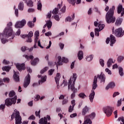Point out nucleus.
Returning <instances> with one entry per match:
<instances>
[{
    "mask_svg": "<svg viewBox=\"0 0 124 124\" xmlns=\"http://www.w3.org/2000/svg\"><path fill=\"white\" fill-rule=\"evenodd\" d=\"M5 108V105H3V104L0 105V110H2V111H3Z\"/></svg>",
    "mask_w": 124,
    "mask_h": 124,
    "instance_id": "obj_53",
    "label": "nucleus"
},
{
    "mask_svg": "<svg viewBox=\"0 0 124 124\" xmlns=\"http://www.w3.org/2000/svg\"><path fill=\"white\" fill-rule=\"evenodd\" d=\"M54 71H55V69H51L49 70L48 72V75H49V76L53 75V73H54Z\"/></svg>",
    "mask_w": 124,
    "mask_h": 124,
    "instance_id": "obj_41",
    "label": "nucleus"
},
{
    "mask_svg": "<svg viewBox=\"0 0 124 124\" xmlns=\"http://www.w3.org/2000/svg\"><path fill=\"white\" fill-rule=\"evenodd\" d=\"M12 22H9L3 31V34L0 33V38H1V42L2 44H5L6 42H8V40H11L15 37L14 33H13V30L12 29Z\"/></svg>",
    "mask_w": 124,
    "mask_h": 124,
    "instance_id": "obj_1",
    "label": "nucleus"
},
{
    "mask_svg": "<svg viewBox=\"0 0 124 124\" xmlns=\"http://www.w3.org/2000/svg\"><path fill=\"white\" fill-rule=\"evenodd\" d=\"M27 24V21L25 19H22L20 21H17L15 25V28L16 29H19L23 28Z\"/></svg>",
    "mask_w": 124,
    "mask_h": 124,
    "instance_id": "obj_9",
    "label": "nucleus"
},
{
    "mask_svg": "<svg viewBox=\"0 0 124 124\" xmlns=\"http://www.w3.org/2000/svg\"><path fill=\"white\" fill-rule=\"evenodd\" d=\"M15 15L16 17H18L19 16V11L18 10V9H15Z\"/></svg>",
    "mask_w": 124,
    "mask_h": 124,
    "instance_id": "obj_52",
    "label": "nucleus"
},
{
    "mask_svg": "<svg viewBox=\"0 0 124 124\" xmlns=\"http://www.w3.org/2000/svg\"><path fill=\"white\" fill-rule=\"evenodd\" d=\"M62 6V1L61 2V4H59L57 6V8H55L52 11L53 14H58L59 13V8H61Z\"/></svg>",
    "mask_w": 124,
    "mask_h": 124,
    "instance_id": "obj_17",
    "label": "nucleus"
},
{
    "mask_svg": "<svg viewBox=\"0 0 124 124\" xmlns=\"http://www.w3.org/2000/svg\"><path fill=\"white\" fill-rule=\"evenodd\" d=\"M76 79H77V74L76 73H74L73 75V77H71L68 82V90L71 89L73 93L71 94V99H73L75 96H76V93H78V90L77 89L75 88V81H76Z\"/></svg>",
    "mask_w": 124,
    "mask_h": 124,
    "instance_id": "obj_3",
    "label": "nucleus"
},
{
    "mask_svg": "<svg viewBox=\"0 0 124 124\" xmlns=\"http://www.w3.org/2000/svg\"><path fill=\"white\" fill-rule=\"evenodd\" d=\"M16 66L18 70H19V71H22V70H25L26 69L24 63H22L21 64H19V63H17L16 64Z\"/></svg>",
    "mask_w": 124,
    "mask_h": 124,
    "instance_id": "obj_13",
    "label": "nucleus"
},
{
    "mask_svg": "<svg viewBox=\"0 0 124 124\" xmlns=\"http://www.w3.org/2000/svg\"><path fill=\"white\" fill-rule=\"evenodd\" d=\"M53 18L56 21H60V16L58 15H56L54 16Z\"/></svg>",
    "mask_w": 124,
    "mask_h": 124,
    "instance_id": "obj_42",
    "label": "nucleus"
},
{
    "mask_svg": "<svg viewBox=\"0 0 124 124\" xmlns=\"http://www.w3.org/2000/svg\"><path fill=\"white\" fill-rule=\"evenodd\" d=\"M78 96L79 97H80V98H82V99H85V98L87 96V95L86 94H85V93H80L79 94H78Z\"/></svg>",
    "mask_w": 124,
    "mask_h": 124,
    "instance_id": "obj_34",
    "label": "nucleus"
},
{
    "mask_svg": "<svg viewBox=\"0 0 124 124\" xmlns=\"http://www.w3.org/2000/svg\"><path fill=\"white\" fill-rule=\"evenodd\" d=\"M67 1L69 3H71V4H72L73 5H74L76 2V0H67Z\"/></svg>",
    "mask_w": 124,
    "mask_h": 124,
    "instance_id": "obj_43",
    "label": "nucleus"
},
{
    "mask_svg": "<svg viewBox=\"0 0 124 124\" xmlns=\"http://www.w3.org/2000/svg\"><path fill=\"white\" fill-rule=\"evenodd\" d=\"M35 115L36 117H38V118L40 119V109L38 111V112L37 111H35Z\"/></svg>",
    "mask_w": 124,
    "mask_h": 124,
    "instance_id": "obj_46",
    "label": "nucleus"
},
{
    "mask_svg": "<svg viewBox=\"0 0 124 124\" xmlns=\"http://www.w3.org/2000/svg\"><path fill=\"white\" fill-rule=\"evenodd\" d=\"M71 105L72 106H70L69 108V109H68V111L70 113H71V112H72V111H73L74 109V107L75 106L76 104H75V100H73L71 101Z\"/></svg>",
    "mask_w": 124,
    "mask_h": 124,
    "instance_id": "obj_16",
    "label": "nucleus"
},
{
    "mask_svg": "<svg viewBox=\"0 0 124 124\" xmlns=\"http://www.w3.org/2000/svg\"><path fill=\"white\" fill-rule=\"evenodd\" d=\"M37 5L38 10L41 11V9H42V4L41 3V1L40 0L38 1Z\"/></svg>",
    "mask_w": 124,
    "mask_h": 124,
    "instance_id": "obj_30",
    "label": "nucleus"
},
{
    "mask_svg": "<svg viewBox=\"0 0 124 124\" xmlns=\"http://www.w3.org/2000/svg\"><path fill=\"white\" fill-rule=\"evenodd\" d=\"M98 22V20L97 19V21H94V25L95 26V27H97L98 26L99 28V31H102V30L104 29L105 25L102 24V22L101 21H100L99 23Z\"/></svg>",
    "mask_w": 124,
    "mask_h": 124,
    "instance_id": "obj_12",
    "label": "nucleus"
},
{
    "mask_svg": "<svg viewBox=\"0 0 124 124\" xmlns=\"http://www.w3.org/2000/svg\"><path fill=\"white\" fill-rule=\"evenodd\" d=\"M114 10L115 6H113L106 15V21L108 24L115 23L116 21V17H114Z\"/></svg>",
    "mask_w": 124,
    "mask_h": 124,
    "instance_id": "obj_4",
    "label": "nucleus"
},
{
    "mask_svg": "<svg viewBox=\"0 0 124 124\" xmlns=\"http://www.w3.org/2000/svg\"><path fill=\"white\" fill-rule=\"evenodd\" d=\"M103 111L107 117H110L114 111V108L111 107H105L103 108Z\"/></svg>",
    "mask_w": 124,
    "mask_h": 124,
    "instance_id": "obj_7",
    "label": "nucleus"
},
{
    "mask_svg": "<svg viewBox=\"0 0 124 124\" xmlns=\"http://www.w3.org/2000/svg\"><path fill=\"white\" fill-rule=\"evenodd\" d=\"M120 94V93L119 92H115L113 94V97H116L117 95H119Z\"/></svg>",
    "mask_w": 124,
    "mask_h": 124,
    "instance_id": "obj_62",
    "label": "nucleus"
},
{
    "mask_svg": "<svg viewBox=\"0 0 124 124\" xmlns=\"http://www.w3.org/2000/svg\"><path fill=\"white\" fill-rule=\"evenodd\" d=\"M26 3L27 6H29V7H32V6H33V2L31 0L26 1Z\"/></svg>",
    "mask_w": 124,
    "mask_h": 124,
    "instance_id": "obj_32",
    "label": "nucleus"
},
{
    "mask_svg": "<svg viewBox=\"0 0 124 124\" xmlns=\"http://www.w3.org/2000/svg\"><path fill=\"white\" fill-rule=\"evenodd\" d=\"M3 81H4V82H6V83H8L9 81H10V79H9L8 78H4Z\"/></svg>",
    "mask_w": 124,
    "mask_h": 124,
    "instance_id": "obj_54",
    "label": "nucleus"
},
{
    "mask_svg": "<svg viewBox=\"0 0 124 124\" xmlns=\"http://www.w3.org/2000/svg\"><path fill=\"white\" fill-rule=\"evenodd\" d=\"M39 124H50V123H48V120L46 117H44V119L41 118V119H40L39 121Z\"/></svg>",
    "mask_w": 124,
    "mask_h": 124,
    "instance_id": "obj_18",
    "label": "nucleus"
},
{
    "mask_svg": "<svg viewBox=\"0 0 124 124\" xmlns=\"http://www.w3.org/2000/svg\"><path fill=\"white\" fill-rule=\"evenodd\" d=\"M34 42L38 43V46L43 49V46H41V44L40 43V41H38V36H35Z\"/></svg>",
    "mask_w": 124,
    "mask_h": 124,
    "instance_id": "obj_25",
    "label": "nucleus"
},
{
    "mask_svg": "<svg viewBox=\"0 0 124 124\" xmlns=\"http://www.w3.org/2000/svg\"><path fill=\"white\" fill-rule=\"evenodd\" d=\"M23 58H25L28 61H29V60H33V58H34L32 55L28 56L27 55H23Z\"/></svg>",
    "mask_w": 124,
    "mask_h": 124,
    "instance_id": "obj_28",
    "label": "nucleus"
},
{
    "mask_svg": "<svg viewBox=\"0 0 124 124\" xmlns=\"http://www.w3.org/2000/svg\"><path fill=\"white\" fill-rule=\"evenodd\" d=\"M48 69H49V67H45L44 68H43L42 70L40 71L41 74H43V73L46 72L47 70H48Z\"/></svg>",
    "mask_w": 124,
    "mask_h": 124,
    "instance_id": "obj_37",
    "label": "nucleus"
},
{
    "mask_svg": "<svg viewBox=\"0 0 124 124\" xmlns=\"http://www.w3.org/2000/svg\"><path fill=\"white\" fill-rule=\"evenodd\" d=\"M61 78V74L57 73L56 77H55V80L57 84V89H60L59 82L60 78Z\"/></svg>",
    "mask_w": 124,
    "mask_h": 124,
    "instance_id": "obj_15",
    "label": "nucleus"
},
{
    "mask_svg": "<svg viewBox=\"0 0 124 124\" xmlns=\"http://www.w3.org/2000/svg\"><path fill=\"white\" fill-rule=\"evenodd\" d=\"M29 120H35V117L34 116V115H32L31 116H30L29 117Z\"/></svg>",
    "mask_w": 124,
    "mask_h": 124,
    "instance_id": "obj_55",
    "label": "nucleus"
},
{
    "mask_svg": "<svg viewBox=\"0 0 124 124\" xmlns=\"http://www.w3.org/2000/svg\"><path fill=\"white\" fill-rule=\"evenodd\" d=\"M17 100V96L15 95L14 97L10 98H8L5 101V104L6 106H11L12 104H16Z\"/></svg>",
    "mask_w": 124,
    "mask_h": 124,
    "instance_id": "obj_6",
    "label": "nucleus"
},
{
    "mask_svg": "<svg viewBox=\"0 0 124 124\" xmlns=\"http://www.w3.org/2000/svg\"><path fill=\"white\" fill-rule=\"evenodd\" d=\"M122 99H120V100H118L117 101V107H120V106H121L122 105Z\"/></svg>",
    "mask_w": 124,
    "mask_h": 124,
    "instance_id": "obj_44",
    "label": "nucleus"
},
{
    "mask_svg": "<svg viewBox=\"0 0 124 124\" xmlns=\"http://www.w3.org/2000/svg\"><path fill=\"white\" fill-rule=\"evenodd\" d=\"M116 38L112 35H110V38H107L106 41L107 44H108L109 42H110V46L113 47L114 44L116 43Z\"/></svg>",
    "mask_w": 124,
    "mask_h": 124,
    "instance_id": "obj_8",
    "label": "nucleus"
},
{
    "mask_svg": "<svg viewBox=\"0 0 124 124\" xmlns=\"http://www.w3.org/2000/svg\"><path fill=\"white\" fill-rule=\"evenodd\" d=\"M15 118L16 124H22V117L20 116V112L18 110H16L15 113L12 114L11 121H13V119Z\"/></svg>",
    "mask_w": 124,
    "mask_h": 124,
    "instance_id": "obj_5",
    "label": "nucleus"
},
{
    "mask_svg": "<svg viewBox=\"0 0 124 124\" xmlns=\"http://www.w3.org/2000/svg\"><path fill=\"white\" fill-rule=\"evenodd\" d=\"M66 10V7H65V6H64L61 9V12H62V13H65Z\"/></svg>",
    "mask_w": 124,
    "mask_h": 124,
    "instance_id": "obj_45",
    "label": "nucleus"
},
{
    "mask_svg": "<svg viewBox=\"0 0 124 124\" xmlns=\"http://www.w3.org/2000/svg\"><path fill=\"white\" fill-rule=\"evenodd\" d=\"M105 71L106 72H107L109 75H111V74H112L111 71L108 68H106Z\"/></svg>",
    "mask_w": 124,
    "mask_h": 124,
    "instance_id": "obj_56",
    "label": "nucleus"
},
{
    "mask_svg": "<svg viewBox=\"0 0 124 124\" xmlns=\"http://www.w3.org/2000/svg\"><path fill=\"white\" fill-rule=\"evenodd\" d=\"M46 25L48 28V30H50V29H51V28L52 27V21H51V20H47L46 21Z\"/></svg>",
    "mask_w": 124,
    "mask_h": 124,
    "instance_id": "obj_31",
    "label": "nucleus"
},
{
    "mask_svg": "<svg viewBox=\"0 0 124 124\" xmlns=\"http://www.w3.org/2000/svg\"><path fill=\"white\" fill-rule=\"evenodd\" d=\"M114 34L117 37H122L124 34V31L123 32L122 28H118L115 30Z\"/></svg>",
    "mask_w": 124,
    "mask_h": 124,
    "instance_id": "obj_11",
    "label": "nucleus"
},
{
    "mask_svg": "<svg viewBox=\"0 0 124 124\" xmlns=\"http://www.w3.org/2000/svg\"><path fill=\"white\" fill-rule=\"evenodd\" d=\"M99 29L96 28L94 29L95 35L96 36H99Z\"/></svg>",
    "mask_w": 124,
    "mask_h": 124,
    "instance_id": "obj_38",
    "label": "nucleus"
},
{
    "mask_svg": "<svg viewBox=\"0 0 124 124\" xmlns=\"http://www.w3.org/2000/svg\"><path fill=\"white\" fill-rule=\"evenodd\" d=\"M18 9L21 11H23L24 10V2H20L18 4Z\"/></svg>",
    "mask_w": 124,
    "mask_h": 124,
    "instance_id": "obj_27",
    "label": "nucleus"
},
{
    "mask_svg": "<svg viewBox=\"0 0 124 124\" xmlns=\"http://www.w3.org/2000/svg\"><path fill=\"white\" fill-rule=\"evenodd\" d=\"M75 18V14H73L71 16H67L65 19V22H72V21H73V20H74Z\"/></svg>",
    "mask_w": 124,
    "mask_h": 124,
    "instance_id": "obj_19",
    "label": "nucleus"
},
{
    "mask_svg": "<svg viewBox=\"0 0 124 124\" xmlns=\"http://www.w3.org/2000/svg\"><path fill=\"white\" fill-rule=\"evenodd\" d=\"M34 11H35V10H34V9H33V8H29V9L28 10V12L29 13L34 12Z\"/></svg>",
    "mask_w": 124,
    "mask_h": 124,
    "instance_id": "obj_50",
    "label": "nucleus"
},
{
    "mask_svg": "<svg viewBox=\"0 0 124 124\" xmlns=\"http://www.w3.org/2000/svg\"><path fill=\"white\" fill-rule=\"evenodd\" d=\"M89 111V108L86 106L83 109L82 111V115L85 116L87 113Z\"/></svg>",
    "mask_w": 124,
    "mask_h": 124,
    "instance_id": "obj_24",
    "label": "nucleus"
},
{
    "mask_svg": "<svg viewBox=\"0 0 124 124\" xmlns=\"http://www.w3.org/2000/svg\"><path fill=\"white\" fill-rule=\"evenodd\" d=\"M28 25L30 28H32V27H34V23L32 21H29L28 23Z\"/></svg>",
    "mask_w": 124,
    "mask_h": 124,
    "instance_id": "obj_40",
    "label": "nucleus"
},
{
    "mask_svg": "<svg viewBox=\"0 0 124 124\" xmlns=\"http://www.w3.org/2000/svg\"><path fill=\"white\" fill-rule=\"evenodd\" d=\"M68 102V100L67 99H64L62 102V105H64L65 104H67V103Z\"/></svg>",
    "mask_w": 124,
    "mask_h": 124,
    "instance_id": "obj_51",
    "label": "nucleus"
},
{
    "mask_svg": "<svg viewBox=\"0 0 124 124\" xmlns=\"http://www.w3.org/2000/svg\"><path fill=\"white\" fill-rule=\"evenodd\" d=\"M114 87H115V83L114 82H110L106 87V90H108L109 89H113Z\"/></svg>",
    "mask_w": 124,
    "mask_h": 124,
    "instance_id": "obj_23",
    "label": "nucleus"
},
{
    "mask_svg": "<svg viewBox=\"0 0 124 124\" xmlns=\"http://www.w3.org/2000/svg\"><path fill=\"white\" fill-rule=\"evenodd\" d=\"M26 41H27V42L31 43V42H32V39H31V38L28 37V39L26 40Z\"/></svg>",
    "mask_w": 124,
    "mask_h": 124,
    "instance_id": "obj_60",
    "label": "nucleus"
},
{
    "mask_svg": "<svg viewBox=\"0 0 124 124\" xmlns=\"http://www.w3.org/2000/svg\"><path fill=\"white\" fill-rule=\"evenodd\" d=\"M3 71H6L7 72H9V70L11 69V67L5 66L2 68Z\"/></svg>",
    "mask_w": 124,
    "mask_h": 124,
    "instance_id": "obj_29",
    "label": "nucleus"
},
{
    "mask_svg": "<svg viewBox=\"0 0 124 124\" xmlns=\"http://www.w3.org/2000/svg\"><path fill=\"white\" fill-rule=\"evenodd\" d=\"M93 54H91L90 55H88V56H86V61H87V62H92V61H93Z\"/></svg>",
    "mask_w": 124,
    "mask_h": 124,
    "instance_id": "obj_26",
    "label": "nucleus"
},
{
    "mask_svg": "<svg viewBox=\"0 0 124 124\" xmlns=\"http://www.w3.org/2000/svg\"><path fill=\"white\" fill-rule=\"evenodd\" d=\"M13 78L16 82H19L20 81V78L19 76L17 75V73L14 70V76Z\"/></svg>",
    "mask_w": 124,
    "mask_h": 124,
    "instance_id": "obj_22",
    "label": "nucleus"
},
{
    "mask_svg": "<svg viewBox=\"0 0 124 124\" xmlns=\"http://www.w3.org/2000/svg\"><path fill=\"white\" fill-rule=\"evenodd\" d=\"M119 74L120 75V76H124V69H123V68L121 67H119Z\"/></svg>",
    "mask_w": 124,
    "mask_h": 124,
    "instance_id": "obj_33",
    "label": "nucleus"
},
{
    "mask_svg": "<svg viewBox=\"0 0 124 124\" xmlns=\"http://www.w3.org/2000/svg\"><path fill=\"white\" fill-rule=\"evenodd\" d=\"M31 83V75L28 74L27 76L26 77L24 82L23 83V87L24 88H27L28 86L30 85Z\"/></svg>",
    "mask_w": 124,
    "mask_h": 124,
    "instance_id": "obj_10",
    "label": "nucleus"
},
{
    "mask_svg": "<svg viewBox=\"0 0 124 124\" xmlns=\"http://www.w3.org/2000/svg\"><path fill=\"white\" fill-rule=\"evenodd\" d=\"M16 94V93L14 91H10L9 93V97H13V96H15V95Z\"/></svg>",
    "mask_w": 124,
    "mask_h": 124,
    "instance_id": "obj_35",
    "label": "nucleus"
},
{
    "mask_svg": "<svg viewBox=\"0 0 124 124\" xmlns=\"http://www.w3.org/2000/svg\"><path fill=\"white\" fill-rule=\"evenodd\" d=\"M118 121L120 122V121H121L123 123H121V124H124V117H119L118 118Z\"/></svg>",
    "mask_w": 124,
    "mask_h": 124,
    "instance_id": "obj_49",
    "label": "nucleus"
},
{
    "mask_svg": "<svg viewBox=\"0 0 124 124\" xmlns=\"http://www.w3.org/2000/svg\"><path fill=\"white\" fill-rule=\"evenodd\" d=\"M124 56H119L117 59L118 62H122L124 61Z\"/></svg>",
    "mask_w": 124,
    "mask_h": 124,
    "instance_id": "obj_39",
    "label": "nucleus"
},
{
    "mask_svg": "<svg viewBox=\"0 0 124 124\" xmlns=\"http://www.w3.org/2000/svg\"><path fill=\"white\" fill-rule=\"evenodd\" d=\"M27 71H28V72H29V73H31V72H32V70H31V67H28L27 68Z\"/></svg>",
    "mask_w": 124,
    "mask_h": 124,
    "instance_id": "obj_59",
    "label": "nucleus"
},
{
    "mask_svg": "<svg viewBox=\"0 0 124 124\" xmlns=\"http://www.w3.org/2000/svg\"><path fill=\"white\" fill-rule=\"evenodd\" d=\"M38 78H40L41 80H39L38 83L40 85L42 84V83H44L46 82V80H47V76H42V75H38Z\"/></svg>",
    "mask_w": 124,
    "mask_h": 124,
    "instance_id": "obj_14",
    "label": "nucleus"
},
{
    "mask_svg": "<svg viewBox=\"0 0 124 124\" xmlns=\"http://www.w3.org/2000/svg\"><path fill=\"white\" fill-rule=\"evenodd\" d=\"M39 99H40V95H37L35 98V101H38V100H39Z\"/></svg>",
    "mask_w": 124,
    "mask_h": 124,
    "instance_id": "obj_58",
    "label": "nucleus"
},
{
    "mask_svg": "<svg viewBox=\"0 0 124 124\" xmlns=\"http://www.w3.org/2000/svg\"><path fill=\"white\" fill-rule=\"evenodd\" d=\"M122 21H123V19L119 18L118 19L116 20V21L115 22V25L116 26H120L122 24Z\"/></svg>",
    "mask_w": 124,
    "mask_h": 124,
    "instance_id": "obj_36",
    "label": "nucleus"
},
{
    "mask_svg": "<svg viewBox=\"0 0 124 124\" xmlns=\"http://www.w3.org/2000/svg\"><path fill=\"white\" fill-rule=\"evenodd\" d=\"M39 62V58H36L33 60V62Z\"/></svg>",
    "mask_w": 124,
    "mask_h": 124,
    "instance_id": "obj_64",
    "label": "nucleus"
},
{
    "mask_svg": "<svg viewBox=\"0 0 124 124\" xmlns=\"http://www.w3.org/2000/svg\"><path fill=\"white\" fill-rule=\"evenodd\" d=\"M33 36V33H32V31H31L29 34L27 35V37L31 38Z\"/></svg>",
    "mask_w": 124,
    "mask_h": 124,
    "instance_id": "obj_47",
    "label": "nucleus"
},
{
    "mask_svg": "<svg viewBox=\"0 0 124 124\" xmlns=\"http://www.w3.org/2000/svg\"><path fill=\"white\" fill-rule=\"evenodd\" d=\"M21 34V30L18 29L17 32L16 33V35H20Z\"/></svg>",
    "mask_w": 124,
    "mask_h": 124,
    "instance_id": "obj_63",
    "label": "nucleus"
},
{
    "mask_svg": "<svg viewBox=\"0 0 124 124\" xmlns=\"http://www.w3.org/2000/svg\"><path fill=\"white\" fill-rule=\"evenodd\" d=\"M52 16V13L51 12H49L48 13L47 16H46V18L47 19H50L51 17Z\"/></svg>",
    "mask_w": 124,
    "mask_h": 124,
    "instance_id": "obj_48",
    "label": "nucleus"
},
{
    "mask_svg": "<svg viewBox=\"0 0 124 124\" xmlns=\"http://www.w3.org/2000/svg\"><path fill=\"white\" fill-rule=\"evenodd\" d=\"M59 46H60L61 50H62V49H63V47H64V44H63L62 43H59Z\"/></svg>",
    "mask_w": 124,
    "mask_h": 124,
    "instance_id": "obj_57",
    "label": "nucleus"
},
{
    "mask_svg": "<svg viewBox=\"0 0 124 124\" xmlns=\"http://www.w3.org/2000/svg\"><path fill=\"white\" fill-rule=\"evenodd\" d=\"M45 35L46 36H51V35H52V32H47L46 33H45Z\"/></svg>",
    "mask_w": 124,
    "mask_h": 124,
    "instance_id": "obj_61",
    "label": "nucleus"
},
{
    "mask_svg": "<svg viewBox=\"0 0 124 124\" xmlns=\"http://www.w3.org/2000/svg\"><path fill=\"white\" fill-rule=\"evenodd\" d=\"M97 78L101 80V82L105 83V75L101 73L100 75H97L94 77L93 83L92 84V90L91 93L89 94V97L90 102L93 103V98H94V95H95V93L94 92V90L97 88Z\"/></svg>",
    "mask_w": 124,
    "mask_h": 124,
    "instance_id": "obj_2",
    "label": "nucleus"
},
{
    "mask_svg": "<svg viewBox=\"0 0 124 124\" xmlns=\"http://www.w3.org/2000/svg\"><path fill=\"white\" fill-rule=\"evenodd\" d=\"M58 60L59 62H68V59L65 57H62H62L58 56Z\"/></svg>",
    "mask_w": 124,
    "mask_h": 124,
    "instance_id": "obj_20",
    "label": "nucleus"
},
{
    "mask_svg": "<svg viewBox=\"0 0 124 124\" xmlns=\"http://www.w3.org/2000/svg\"><path fill=\"white\" fill-rule=\"evenodd\" d=\"M78 57L79 61H82L84 59V52H83V51L80 50L78 52Z\"/></svg>",
    "mask_w": 124,
    "mask_h": 124,
    "instance_id": "obj_21",
    "label": "nucleus"
}]
</instances>
